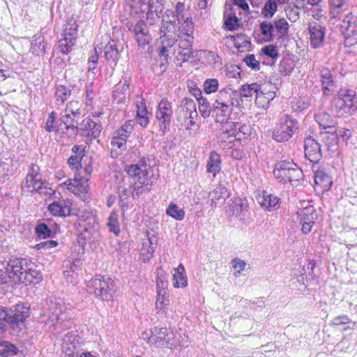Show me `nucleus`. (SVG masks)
Wrapping results in <instances>:
<instances>
[{"instance_id": "1", "label": "nucleus", "mask_w": 357, "mask_h": 357, "mask_svg": "<svg viewBox=\"0 0 357 357\" xmlns=\"http://www.w3.org/2000/svg\"><path fill=\"white\" fill-rule=\"evenodd\" d=\"M125 171L127 174L135 178L132 184L131 194L133 197L149 192L153 185L152 170L146 164L144 159L141 160L139 164L126 165Z\"/></svg>"}, {"instance_id": "2", "label": "nucleus", "mask_w": 357, "mask_h": 357, "mask_svg": "<svg viewBox=\"0 0 357 357\" xmlns=\"http://www.w3.org/2000/svg\"><path fill=\"white\" fill-rule=\"evenodd\" d=\"M331 110L339 117H347L357 110V96L354 90L342 88L331 102Z\"/></svg>"}, {"instance_id": "3", "label": "nucleus", "mask_w": 357, "mask_h": 357, "mask_svg": "<svg viewBox=\"0 0 357 357\" xmlns=\"http://www.w3.org/2000/svg\"><path fill=\"white\" fill-rule=\"evenodd\" d=\"M289 24L284 17L276 18L273 21L265 20L259 24L258 34L261 43L279 40L287 36Z\"/></svg>"}, {"instance_id": "4", "label": "nucleus", "mask_w": 357, "mask_h": 357, "mask_svg": "<svg viewBox=\"0 0 357 357\" xmlns=\"http://www.w3.org/2000/svg\"><path fill=\"white\" fill-rule=\"evenodd\" d=\"M93 171V167L88 166L84 173H75L73 178H68L59 184L60 188H66L70 193L75 195L82 200L89 198V181Z\"/></svg>"}, {"instance_id": "5", "label": "nucleus", "mask_w": 357, "mask_h": 357, "mask_svg": "<svg viewBox=\"0 0 357 357\" xmlns=\"http://www.w3.org/2000/svg\"><path fill=\"white\" fill-rule=\"evenodd\" d=\"M89 292L102 301H112L116 294L114 281L109 277L96 275L87 284Z\"/></svg>"}, {"instance_id": "6", "label": "nucleus", "mask_w": 357, "mask_h": 357, "mask_svg": "<svg viewBox=\"0 0 357 357\" xmlns=\"http://www.w3.org/2000/svg\"><path fill=\"white\" fill-rule=\"evenodd\" d=\"M273 174L280 183H294L303 178V171L296 164L287 161L276 163Z\"/></svg>"}, {"instance_id": "7", "label": "nucleus", "mask_w": 357, "mask_h": 357, "mask_svg": "<svg viewBox=\"0 0 357 357\" xmlns=\"http://www.w3.org/2000/svg\"><path fill=\"white\" fill-rule=\"evenodd\" d=\"M175 335L167 327H154L151 330V335L146 342L152 346L161 349H172L174 345Z\"/></svg>"}, {"instance_id": "8", "label": "nucleus", "mask_w": 357, "mask_h": 357, "mask_svg": "<svg viewBox=\"0 0 357 357\" xmlns=\"http://www.w3.org/2000/svg\"><path fill=\"white\" fill-rule=\"evenodd\" d=\"M234 102L232 94L229 91L220 90L214 103L215 112V121L223 122L226 117L229 116L233 110Z\"/></svg>"}, {"instance_id": "9", "label": "nucleus", "mask_w": 357, "mask_h": 357, "mask_svg": "<svg viewBox=\"0 0 357 357\" xmlns=\"http://www.w3.org/2000/svg\"><path fill=\"white\" fill-rule=\"evenodd\" d=\"M298 129V123L285 114L282 122L278 125L273 132V138L278 142H283L291 139Z\"/></svg>"}, {"instance_id": "10", "label": "nucleus", "mask_w": 357, "mask_h": 357, "mask_svg": "<svg viewBox=\"0 0 357 357\" xmlns=\"http://www.w3.org/2000/svg\"><path fill=\"white\" fill-rule=\"evenodd\" d=\"M341 31L344 36L346 46L351 47L357 44V15L348 13L342 21Z\"/></svg>"}, {"instance_id": "11", "label": "nucleus", "mask_w": 357, "mask_h": 357, "mask_svg": "<svg viewBox=\"0 0 357 357\" xmlns=\"http://www.w3.org/2000/svg\"><path fill=\"white\" fill-rule=\"evenodd\" d=\"M43 184L40 167L35 163H32L29 167L25 181L22 184V189L29 193L40 192Z\"/></svg>"}, {"instance_id": "12", "label": "nucleus", "mask_w": 357, "mask_h": 357, "mask_svg": "<svg viewBox=\"0 0 357 357\" xmlns=\"http://www.w3.org/2000/svg\"><path fill=\"white\" fill-rule=\"evenodd\" d=\"M26 263L27 259L24 258H13L8 260L5 271L9 282L20 284L22 282Z\"/></svg>"}, {"instance_id": "13", "label": "nucleus", "mask_w": 357, "mask_h": 357, "mask_svg": "<svg viewBox=\"0 0 357 357\" xmlns=\"http://www.w3.org/2000/svg\"><path fill=\"white\" fill-rule=\"evenodd\" d=\"M173 114L172 103L167 98H163L157 106L155 117L158 121L160 130L165 134L169 129Z\"/></svg>"}, {"instance_id": "14", "label": "nucleus", "mask_w": 357, "mask_h": 357, "mask_svg": "<svg viewBox=\"0 0 357 357\" xmlns=\"http://www.w3.org/2000/svg\"><path fill=\"white\" fill-rule=\"evenodd\" d=\"M305 35L309 40L310 47L313 49L319 48L324 45L326 27L318 22H309Z\"/></svg>"}, {"instance_id": "15", "label": "nucleus", "mask_w": 357, "mask_h": 357, "mask_svg": "<svg viewBox=\"0 0 357 357\" xmlns=\"http://www.w3.org/2000/svg\"><path fill=\"white\" fill-rule=\"evenodd\" d=\"M73 206L70 199H58L48 204L47 211L54 217L66 218L73 215Z\"/></svg>"}, {"instance_id": "16", "label": "nucleus", "mask_w": 357, "mask_h": 357, "mask_svg": "<svg viewBox=\"0 0 357 357\" xmlns=\"http://www.w3.org/2000/svg\"><path fill=\"white\" fill-rule=\"evenodd\" d=\"M31 314L29 305L25 303H18L15 306L13 312L9 315L8 326L16 330L20 324H24Z\"/></svg>"}, {"instance_id": "17", "label": "nucleus", "mask_w": 357, "mask_h": 357, "mask_svg": "<svg viewBox=\"0 0 357 357\" xmlns=\"http://www.w3.org/2000/svg\"><path fill=\"white\" fill-rule=\"evenodd\" d=\"M74 155H70L68 159V165L72 171L75 173H84L85 169L88 167H92L91 161L84 166L82 165V160L84 156L85 148L82 145H75L72 149Z\"/></svg>"}, {"instance_id": "18", "label": "nucleus", "mask_w": 357, "mask_h": 357, "mask_svg": "<svg viewBox=\"0 0 357 357\" xmlns=\"http://www.w3.org/2000/svg\"><path fill=\"white\" fill-rule=\"evenodd\" d=\"M298 222L301 225V231L304 234H308L315 223L317 214L313 206H309L297 212Z\"/></svg>"}, {"instance_id": "19", "label": "nucleus", "mask_w": 357, "mask_h": 357, "mask_svg": "<svg viewBox=\"0 0 357 357\" xmlns=\"http://www.w3.org/2000/svg\"><path fill=\"white\" fill-rule=\"evenodd\" d=\"M238 122L225 121L221 125L219 134L220 143L225 144V147L231 149L234 146V135L237 130Z\"/></svg>"}, {"instance_id": "20", "label": "nucleus", "mask_w": 357, "mask_h": 357, "mask_svg": "<svg viewBox=\"0 0 357 357\" xmlns=\"http://www.w3.org/2000/svg\"><path fill=\"white\" fill-rule=\"evenodd\" d=\"M78 132L83 137H85L88 142H92L93 139L99 137L101 132V126L91 119L87 117L82 120Z\"/></svg>"}, {"instance_id": "21", "label": "nucleus", "mask_w": 357, "mask_h": 357, "mask_svg": "<svg viewBox=\"0 0 357 357\" xmlns=\"http://www.w3.org/2000/svg\"><path fill=\"white\" fill-rule=\"evenodd\" d=\"M193 39L183 35H178V38L175 40L178 42V54L176 56L178 61L185 62L192 56Z\"/></svg>"}, {"instance_id": "22", "label": "nucleus", "mask_w": 357, "mask_h": 357, "mask_svg": "<svg viewBox=\"0 0 357 357\" xmlns=\"http://www.w3.org/2000/svg\"><path fill=\"white\" fill-rule=\"evenodd\" d=\"M275 98L274 87L271 84L261 86L255 97V105L258 108L267 109L270 102Z\"/></svg>"}, {"instance_id": "23", "label": "nucleus", "mask_w": 357, "mask_h": 357, "mask_svg": "<svg viewBox=\"0 0 357 357\" xmlns=\"http://www.w3.org/2000/svg\"><path fill=\"white\" fill-rule=\"evenodd\" d=\"M77 134V126H68L60 123L55 130L56 138L62 144L72 143Z\"/></svg>"}, {"instance_id": "24", "label": "nucleus", "mask_w": 357, "mask_h": 357, "mask_svg": "<svg viewBox=\"0 0 357 357\" xmlns=\"http://www.w3.org/2000/svg\"><path fill=\"white\" fill-rule=\"evenodd\" d=\"M314 180V190L319 193H324L328 191L333 185L332 177L321 168L315 171Z\"/></svg>"}, {"instance_id": "25", "label": "nucleus", "mask_w": 357, "mask_h": 357, "mask_svg": "<svg viewBox=\"0 0 357 357\" xmlns=\"http://www.w3.org/2000/svg\"><path fill=\"white\" fill-rule=\"evenodd\" d=\"M256 200L261 208L268 211L276 210L280 204L279 197L264 190L257 192Z\"/></svg>"}, {"instance_id": "26", "label": "nucleus", "mask_w": 357, "mask_h": 357, "mask_svg": "<svg viewBox=\"0 0 357 357\" xmlns=\"http://www.w3.org/2000/svg\"><path fill=\"white\" fill-rule=\"evenodd\" d=\"M225 42L229 47H235L241 52L248 51L251 47V43L244 33L227 36Z\"/></svg>"}, {"instance_id": "27", "label": "nucleus", "mask_w": 357, "mask_h": 357, "mask_svg": "<svg viewBox=\"0 0 357 357\" xmlns=\"http://www.w3.org/2000/svg\"><path fill=\"white\" fill-rule=\"evenodd\" d=\"M305 155L313 163L317 162L321 158V146L311 136L305 139Z\"/></svg>"}, {"instance_id": "28", "label": "nucleus", "mask_w": 357, "mask_h": 357, "mask_svg": "<svg viewBox=\"0 0 357 357\" xmlns=\"http://www.w3.org/2000/svg\"><path fill=\"white\" fill-rule=\"evenodd\" d=\"M43 279V275L38 270V266L31 260L27 259L26 267H25L23 275V280L21 283L27 284H38Z\"/></svg>"}, {"instance_id": "29", "label": "nucleus", "mask_w": 357, "mask_h": 357, "mask_svg": "<svg viewBox=\"0 0 357 357\" xmlns=\"http://www.w3.org/2000/svg\"><path fill=\"white\" fill-rule=\"evenodd\" d=\"M134 33L139 46L145 48L152 40L146 23L143 20H139L134 26Z\"/></svg>"}, {"instance_id": "30", "label": "nucleus", "mask_w": 357, "mask_h": 357, "mask_svg": "<svg viewBox=\"0 0 357 357\" xmlns=\"http://www.w3.org/2000/svg\"><path fill=\"white\" fill-rule=\"evenodd\" d=\"M156 299L155 307L157 313L165 312L170 304L169 296L167 292V287H162V283L160 287H156Z\"/></svg>"}, {"instance_id": "31", "label": "nucleus", "mask_w": 357, "mask_h": 357, "mask_svg": "<svg viewBox=\"0 0 357 357\" xmlns=\"http://www.w3.org/2000/svg\"><path fill=\"white\" fill-rule=\"evenodd\" d=\"M130 93V83L127 80L120 81L116 84L113 90V98L117 104L126 101Z\"/></svg>"}, {"instance_id": "32", "label": "nucleus", "mask_w": 357, "mask_h": 357, "mask_svg": "<svg viewBox=\"0 0 357 357\" xmlns=\"http://www.w3.org/2000/svg\"><path fill=\"white\" fill-rule=\"evenodd\" d=\"M337 128L334 130H326L321 132V139L327 146L328 150L335 151L338 148Z\"/></svg>"}, {"instance_id": "33", "label": "nucleus", "mask_w": 357, "mask_h": 357, "mask_svg": "<svg viewBox=\"0 0 357 357\" xmlns=\"http://www.w3.org/2000/svg\"><path fill=\"white\" fill-rule=\"evenodd\" d=\"M136 121L143 128L149 123V118L151 114L147 110L144 100L142 99L136 103Z\"/></svg>"}, {"instance_id": "34", "label": "nucleus", "mask_w": 357, "mask_h": 357, "mask_svg": "<svg viewBox=\"0 0 357 357\" xmlns=\"http://www.w3.org/2000/svg\"><path fill=\"white\" fill-rule=\"evenodd\" d=\"M180 112L185 119L192 120L197 117V112L194 100L188 98H183L181 102Z\"/></svg>"}, {"instance_id": "35", "label": "nucleus", "mask_w": 357, "mask_h": 357, "mask_svg": "<svg viewBox=\"0 0 357 357\" xmlns=\"http://www.w3.org/2000/svg\"><path fill=\"white\" fill-rule=\"evenodd\" d=\"M314 119L324 130H334V128H336L337 124L332 116L326 112H317L314 115Z\"/></svg>"}, {"instance_id": "36", "label": "nucleus", "mask_w": 357, "mask_h": 357, "mask_svg": "<svg viewBox=\"0 0 357 357\" xmlns=\"http://www.w3.org/2000/svg\"><path fill=\"white\" fill-rule=\"evenodd\" d=\"M221 163L220 155L215 151H211L206 164V172L215 177L221 170Z\"/></svg>"}, {"instance_id": "37", "label": "nucleus", "mask_w": 357, "mask_h": 357, "mask_svg": "<svg viewBox=\"0 0 357 357\" xmlns=\"http://www.w3.org/2000/svg\"><path fill=\"white\" fill-rule=\"evenodd\" d=\"M252 133V128L249 125L238 122L237 130L234 135V142L245 143L249 140Z\"/></svg>"}, {"instance_id": "38", "label": "nucleus", "mask_w": 357, "mask_h": 357, "mask_svg": "<svg viewBox=\"0 0 357 357\" xmlns=\"http://www.w3.org/2000/svg\"><path fill=\"white\" fill-rule=\"evenodd\" d=\"M173 275V286L174 288H183L188 285V280L185 275V270L182 264L174 269Z\"/></svg>"}, {"instance_id": "39", "label": "nucleus", "mask_w": 357, "mask_h": 357, "mask_svg": "<svg viewBox=\"0 0 357 357\" xmlns=\"http://www.w3.org/2000/svg\"><path fill=\"white\" fill-rule=\"evenodd\" d=\"M105 57L110 64L116 65L120 59V53L114 43H108L104 49Z\"/></svg>"}, {"instance_id": "40", "label": "nucleus", "mask_w": 357, "mask_h": 357, "mask_svg": "<svg viewBox=\"0 0 357 357\" xmlns=\"http://www.w3.org/2000/svg\"><path fill=\"white\" fill-rule=\"evenodd\" d=\"M321 87L324 94H328L330 87L334 84L333 77L328 68L323 67L320 71Z\"/></svg>"}, {"instance_id": "41", "label": "nucleus", "mask_w": 357, "mask_h": 357, "mask_svg": "<svg viewBox=\"0 0 357 357\" xmlns=\"http://www.w3.org/2000/svg\"><path fill=\"white\" fill-rule=\"evenodd\" d=\"M161 38V46L159 49L158 56L167 61L169 58V51L175 43V39L172 38L169 35L165 34Z\"/></svg>"}, {"instance_id": "42", "label": "nucleus", "mask_w": 357, "mask_h": 357, "mask_svg": "<svg viewBox=\"0 0 357 357\" xmlns=\"http://www.w3.org/2000/svg\"><path fill=\"white\" fill-rule=\"evenodd\" d=\"M107 226L109 231L115 236H119L121 233L119 214L116 210H113L107 219Z\"/></svg>"}, {"instance_id": "43", "label": "nucleus", "mask_w": 357, "mask_h": 357, "mask_svg": "<svg viewBox=\"0 0 357 357\" xmlns=\"http://www.w3.org/2000/svg\"><path fill=\"white\" fill-rule=\"evenodd\" d=\"M126 137L120 136L119 135L115 133V135L112 137L111 142V153L113 157H116L120 153L119 152H116V151H119L120 152H121L122 151L126 149Z\"/></svg>"}, {"instance_id": "44", "label": "nucleus", "mask_w": 357, "mask_h": 357, "mask_svg": "<svg viewBox=\"0 0 357 357\" xmlns=\"http://www.w3.org/2000/svg\"><path fill=\"white\" fill-rule=\"evenodd\" d=\"M19 352L17 347L8 341L0 342V357H14Z\"/></svg>"}, {"instance_id": "45", "label": "nucleus", "mask_w": 357, "mask_h": 357, "mask_svg": "<svg viewBox=\"0 0 357 357\" xmlns=\"http://www.w3.org/2000/svg\"><path fill=\"white\" fill-rule=\"evenodd\" d=\"M224 25L229 31L236 30L240 26L241 19L236 17L233 9L229 13L224 15Z\"/></svg>"}, {"instance_id": "46", "label": "nucleus", "mask_w": 357, "mask_h": 357, "mask_svg": "<svg viewBox=\"0 0 357 357\" xmlns=\"http://www.w3.org/2000/svg\"><path fill=\"white\" fill-rule=\"evenodd\" d=\"M154 248L150 238L143 242L140 249V257L144 262L149 261L153 257L154 253Z\"/></svg>"}, {"instance_id": "47", "label": "nucleus", "mask_w": 357, "mask_h": 357, "mask_svg": "<svg viewBox=\"0 0 357 357\" xmlns=\"http://www.w3.org/2000/svg\"><path fill=\"white\" fill-rule=\"evenodd\" d=\"M76 40L74 38L63 36L62 38L58 41V47L60 52L63 54L70 53L75 45Z\"/></svg>"}, {"instance_id": "48", "label": "nucleus", "mask_w": 357, "mask_h": 357, "mask_svg": "<svg viewBox=\"0 0 357 357\" xmlns=\"http://www.w3.org/2000/svg\"><path fill=\"white\" fill-rule=\"evenodd\" d=\"M261 89V85L255 82L252 84H245L241 86L239 89V94L243 98H250L254 93L257 94L258 91Z\"/></svg>"}, {"instance_id": "49", "label": "nucleus", "mask_w": 357, "mask_h": 357, "mask_svg": "<svg viewBox=\"0 0 357 357\" xmlns=\"http://www.w3.org/2000/svg\"><path fill=\"white\" fill-rule=\"evenodd\" d=\"M166 214L176 220H183L185 213L183 208H180L175 203L170 202L166 208Z\"/></svg>"}, {"instance_id": "50", "label": "nucleus", "mask_w": 357, "mask_h": 357, "mask_svg": "<svg viewBox=\"0 0 357 357\" xmlns=\"http://www.w3.org/2000/svg\"><path fill=\"white\" fill-rule=\"evenodd\" d=\"M78 28L79 24L77 22L73 19H70L67 22L64 26L63 36L77 40Z\"/></svg>"}, {"instance_id": "51", "label": "nucleus", "mask_w": 357, "mask_h": 357, "mask_svg": "<svg viewBox=\"0 0 357 357\" xmlns=\"http://www.w3.org/2000/svg\"><path fill=\"white\" fill-rule=\"evenodd\" d=\"M128 3L130 8V13L132 15L139 16L143 15L147 8L146 4L143 0H129Z\"/></svg>"}, {"instance_id": "52", "label": "nucleus", "mask_w": 357, "mask_h": 357, "mask_svg": "<svg viewBox=\"0 0 357 357\" xmlns=\"http://www.w3.org/2000/svg\"><path fill=\"white\" fill-rule=\"evenodd\" d=\"M193 31H194V23L192 20H189L187 19L185 20L178 30V35H183L188 38H194L193 37Z\"/></svg>"}, {"instance_id": "53", "label": "nucleus", "mask_w": 357, "mask_h": 357, "mask_svg": "<svg viewBox=\"0 0 357 357\" xmlns=\"http://www.w3.org/2000/svg\"><path fill=\"white\" fill-rule=\"evenodd\" d=\"M278 5L274 0H267L261 10V14L267 19L271 18L278 10Z\"/></svg>"}, {"instance_id": "54", "label": "nucleus", "mask_w": 357, "mask_h": 357, "mask_svg": "<svg viewBox=\"0 0 357 357\" xmlns=\"http://www.w3.org/2000/svg\"><path fill=\"white\" fill-rule=\"evenodd\" d=\"M71 95V91L64 85H59L56 86L55 96L57 101L63 103Z\"/></svg>"}, {"instance_id": "55", "label": "nucleus", "mask_w": 357, "mask_h": 357, "mask_svg": "<svg viewBox=\"0 0 357 357\" xmlns=\"http://www.w3.org/2000/svg\"><path fill=\"white\" fill-rule=\"evenodd\" d=\"M156 287H160V284L162 283V287H167V273L163 269L162 266H159L156 269Z\"/></svg>"}, {"instance_id": "56", "label": "nucleus", "mask_w": 357, "mask_h": 357, "mask_svg": "<svg viewBox=\"0 0 357 357\" xmlns=\"http://www.w3.org/2000/svg\"><path fill=\"white\" fill-rule=\"evenodd\" d=\"M134 121L132 120L127 121L119 130H116V133L120 136L126 137L128 139L130 135L133 131Z\"/></svg>"}, {"instance_id": "57", "label": "nucleus", "mask_w": 357, "mask_h": 357, "mask_svg": "<svg viewBox=\"0 0 357 357\" xmlns=\"http://www.w3.org/2000/svg\"><path fill=\"white\" fill-rule=\"evenodd\" d=\"M36 234L40 238H47L52 236V231L45 223L38 224L36 227Z\"/></svg>"}, {"instance_id": "58", "label": "nucleus", "mask_w": 357, "mask_h": 357, "mask_svg": "<svg viewBox=\"0 0 357 357\" xmlns=\"http://www.w3.org/2000/svg\"><path fill=\"white\" fill-rule=\"evenodd\" d=\"M79 116L75 115V114L64 112L61 116V123L68 126H77L78 119Z\"/></svg>"}, {"instance_id": "59", "label": "nucleus", "mask_w": 357, "mask_h": 357, "mask_svg": "<svg viewBox=\"0 0 357 357\" xmlns=\"http://www.w3.org/2000/svg\"><path fill=\"white\" fill-rule=\"evenodd\" d=\"M149 11L147 13H149V15L151 16V15H154L156 17L155 18H160V15L162 13L163 11V5L160 3L158 1H152L151 2L149 6Z\"/></svg>"}, {"instance_id": "60", "label": "nucleus", "mask_w": 357, "mask_h": 357, "mask_svg": "<svg viewBox=\"0 0 357 357\" xmlns=\"http://www.w3.org/2000/svg\"><path fill=\"white\" fill-rule=\"evenodd\" d=\"M197 102L199 111L202 116L204 118L208 117L211 114V107L209 102L206 98H204L199 100Z\"/></svg>"}, {"instance_id": "61", "label": "nucleus", "mask_w": 357, "mask_h": 357, "mask_svg": "<svg viewBox=\"0 0 357 357\" xmlns=\"http://www.w3.org/2000/svg\"><path fill=\"white\" fill-rule=\"evenodd\" d=\"M218 86L217 79H207L204 83V91L207 94L215 93L218 91Z\"/></svg>"}, {"instance_id": "62", "label": "nucleus", "mask_w": 357, "mask_h": 357, "mask_svg": "<svg viewBox=\"0 0 357 357\" xmlns=\"http://www.w3.org/2000/svg\"><path fill=\"white\" fill-rule=\"evenodd\" d=\"M62 349L65 354L64 357H77L76 346L74 343L65 341L62 345Z\"/></svg>"}, {"instance_id": "63", "label": "nucleus", "mask_w": 357, "mask_h": 357, "mask_svg": "<svg viewBox=\"0 0 357 357\" xmlns=\"http://www.w3.org/2000/svg\"><path fill=\"white\" fill-rule=\"evenodd\" d=\"M81 104L77 100L70 101L65 108L64 112L75 114L77 116H80Z\"/></svg>"}, {"instance_id": "64", "label": "nucleus", "mask_w": 357, "mask_h": 357, "mask_svg": "<svg viewBox=\"0 0 357 357\" xmlns=\"http://www.w3.org/2000/svg\"><path fill=\"white\" fill-rule=\"evenodd\" d=\"M10 314L6 307L0 306V331L6 330V324H8V318Z\"/></svg>"}]
</instances>
